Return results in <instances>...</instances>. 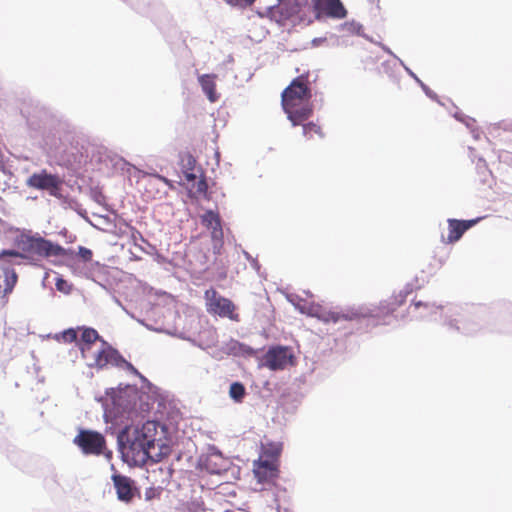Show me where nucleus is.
Returning <instances> with one entry per match:
<instances>
[{
  "label": "nucleus",
  "instance_id": "obj_1",
  "mask_svg": "<svg viewBox=\"0 0 512 512\" xmlns=\"http://www.w3.org/2000/svg\"><path fill=\"white\" fill-rule=\"evenodd\" d=\"M347 10L341 0H279L268 9V15L278 23L295 18L311 24L322 18L344 19Z\"/></svg>",
  "mask_w": 512,
  "mask_h": 512
},
{
  "label": "nucleus",
  "instance_id": "obj_2",
  "mask_svg": "<svg viewBox=\"0 0 512 512\" xmlns=\"http://www.w3.org/2000/svg\"><path fill=\"white\" fill-rule=\"evenodd\" d=\"M157 433L158 425L155 421H147L141 427H125L118 436L124 460L135 466H143L150 459L156 461L159 455L153 454V450Z\"/></svg>",
  "mask_w": 512,
  "mask_h": 512
},
{
  "label": "nucleus",
  "instance_id": "obj_3",
  "mask_svg": "<svg viewBox=\"0 0 512 512\" xmlns=\"http://www.w3.org/2000/svg\"><path fill=\"white\" fill-rule=\"evenodd\" d=\"M310 98L311 90L307 74L293 79L282 92V107L293 126L302 124L311 116Z\"/></svg>",
  "mask_w": 512,
  "mask_h": 512
},
{
  "label": "nucleus",
  "instance_id": "obj_4",
  "mask_svg": "<svg viewBox=\"0 0 512 512\" xmlns=\"http://www.w3.org/2000/svg\"><path fill=\"white\" fill-rule=\"evenodd\" d=\"M20 253L24 254L26 258L31 257H58L68 256L70 251L66 250L59 244H55L50 240L41 237L39 234H31V232H23L19 234L15 240Z\"/></svg>",
  "mask_w": 512,
  "mask_h": 512
},
{
  "label": "nucleus",
  "instance_id": "obj_5",
  "mask_svg": "<svg viewBox=\"0 0 512 512\" xmlns=\"http://www.w3.org/2000/svg\"><path fill=\"white\" fill-rule=\"evenodd\" d=\"M84 350L85 353L81 354V356L86 361V365L89 368L100 370L111 365L127 369L134 374H139L137 369L130 362L125 360L120 353L105 340L100 341L98 345L93 346L90 350Z\"/></svg>",
  "mask_w": 512,
  "mask_h": 512
},
{
  "label": "nucleus",
  "instance_id": "obj_6",
  "mask_svg": "<svg viewBox=\"0 0 512 512\" xmlns=\"http://www.w3.org/2000/svg\"><path fill=\"white\" fill-rule=\"evenodd\" d=\"M204 298L206 309L210 314L234 321L239 320V315L235 312L236 306L234 303L230 299L221 296L214 288L206 290Z\"/></svg>",
  "mask_w": 512,
  "mask_h": 512
},
{
  "label": "nucleus",
  "instance_id": "obj_7",
  "mask_svg": "<svg viewBox=\"0 0 512 512\" xmlns=\"http://www.w3.org/2000/svg\"><path fill=\"white\" fill-rule=\"evenodd\" d=\"M26 185L36 190L46 191L50 196L59 198L63 180L59 175L51 174L46 169H42L29 176Z\"/></svg>",
  "mask_w": 512,
  "mask_h": 512
},
{
  "label": "nucleus",
  "instance_id": "obj_8",
  "mask_svg": "<svg viewBox=\"0 0 512 512\" xmlns=\"http://www.w3.org/2000/svg\"><path fill=\"white\" fill-rule=\"evenodd\" d=\"M73 443L86 455H101L106 449L104 435L94 430L81 429Z\"/></svg>",
  "mask_w": 512,
  "mask_h": 512
},
{
  "label": "nucleus",
  "instance_id": "obj_9",
  "mask_svg": "<svg viewBox=\"0 0 512 512\" xmlns=\"http://www.w3.org/2000/svg\"><path fill=\"white\" fill-rule=\"evenodd\" d=\"M253 473L259 483L272 484L279 476V463L258 459L253 463Z\"/></svg>",
  "mask_w": 512,
  "mask_h": 512
},
{
  "label": "nucleus",
  "instance_id": "obj_10",
  "mask_svg": "<svg viewBox=\"0 0 512 512\" xmlns=\"http://www.w3.org/2000/svg\"><path fill=\"white\" fill-rule=\"evenodd\" d=\"M292 354L286 347H274L267 351L264 356V364L270 370H282L292 362Z\"/></svg>",
  "mask_w": 512,
  "mask_h": 512
},
{
  "label": "nucleus",
  "instance_id": "obj_11",
  "mask_svg": "<svg viewBox=\"0 0 512 512\" xmlns=\"http://www.w3.org/2000/svg\"><path fill=\"white\" fill-rule=\"evenodd\" d=\"M480 218L472 219V220H457V219H448V235L445 238L442 236V242L445 244H452L460 240L463 234L472 228Z\"/></svg>",
  "mask_w": 512,
  "mask_h": 512
},
{
  "label": "nucleus",
  "instance_id": "obj_12",
  "mask_svg": "<svg viewBox=\"0 0 512 512\" xmlns=\"http://www.w3.org/2000/svg\"><path fill=\"white\" fill-rule=\"evenodd\" d=\"M118 499L124 502H130L134 497L135 488L132 480L124 475L112 476Z\"/></svg>",
  "mask_w": 512,
  "mask_h": 512
},
{
  "label": "nucleus",
  "instance_id": "obj_13",
  "mask_svg": "<svg viewBox=\"0 0 512 512\" xmlns=\"http://www.w3.org/2000/svg\"><path fill=\"white\" fill-rule=\"evenodd\" d=\"M78 331H81L80 339L77 341L81 354L85 353L84 349L90 350L93 346L98 345L100 341H104L94 328L78 327Z\"/></svg>",
  "mask_w": 512,
  "mask_h": 512
},
{
  "label": "nucleus",
  "instance_id": "obj_14",
  "mask_svg": "<svg viewBox=\"0 0 512 512\" xmlns=\"http://www.w3.org/2000/svg\"><path fill=\"white\" fill-rule=\"evenodd\" d=\"M216 74H203L198 77L199 84L211 103H215L219 99L216 91Z\"/></svg>",
  "mask_w": 512,
  "mask_h": 512
},
{
  "label": "nucleus",
  "instance_id": "obj_15",
  "mask_svg": "<svg viewBox=\"0 0 512 512\" xmlns=\"http://www.w3.org/2000/svg\"><path fill=\"white\" fill-rule=\"evenodd\" d=\"M24 257L25 255L20 251L3 250L0 252V269L3 273L15 272L13 266L20 265V262H17L16 259H23Z\"/></svg>",
  "mask_w": 512,
  "mask_h": 512
},
{
  "label": "nucleus",
  "instance_id": "obj_16",
  "mask_svg": "<svg viewBox=\"0 0 512 512\" xmlns=\"http://www.w3.org/2000/svg\"><path fill=\"white\" fill-rule=\"evenodd\" d=\"M201 222L205 227L211 229V233L214 238L222 236L221 219L218 213L212 210L206 211L201 216Z\"/></svg>",
  "mask_w": 512,
  "mask_h": 512
},
{
  "label": "nucleus",
  "instance_id": "obj_17",
  "mask_svg": "<svg viewBox=\"0 0 512 512\" xmlns=\"http://www.w3.org/2000/svg\"><path fill=\"white\" fill-rule=\"evenodd\" d=\"M311 315L317 317L318 319H320L321 321H323L325 323H329V322L336 323V322H339L342 320H351L352 319L348 314H343V313H340L337 311L326 310L321 307L314 308Z\"/></svg>",
  "mask_w": 512,
  "mask_h": 512
},
{
  "label": "nucleus",
  "instance_id": "obj_18",
  "mask_svg": "<svg viewBox=\"0 0 512 512\" xmlns=\"http://www.w3.org/2000/svg\"><path fill=\"white\" fill-rule=\"evenodd\" d=\"M282 451V445L280 443L269 442L262 444L261 453L259 455L260 460H267L271 462L279 463V457Z\"/></svg>",
  "mask_w": 512,
  "mask_h": 512
},
{
  "label": "nucleus",
  "instance_id": "obj_19",
  "mask_svg": "<svg viewBox=\"0 0 512 512\" xmlns=\"http://www.w3.org/2000/svg\"><path fill=\"white\" fill-rule=\"evenodd\" d=\"M408 292L400 291L397 294L392 295L388 300L385 301L388 312L395 311L398 307L402 306L406 302Z\"/></svg>",
  "mask_w": 512,
  "mask_h": 512
},
{
  "label": "nucleus",
  "instance_id": "obj_20",
  "mask_svg": "<svg viewBox=\"0 0 512 512\" xmlns=\"http://www.w3.org/2000/svg\"><path fill=\"white\" fill-rule=\"evenodd\" d=\"M77 334H78V328L77 329H74V328H69V329H66L60 333H57L53 336V338L57 341V342H63V343H73V342H76L77 343Z\"/></svg>",
  "mask_w": 512,
  "mask_h": 512
},
{
  "label": "nucleus",
  "instance_id": "obj_21",
  "mask_svg": "<svg viewBox=\"0 0 512 512\" xmlns=\"http://www.w3.org/2000/svg\"><path fill=\"white\" fill-rule=\"evenodd\" d=\"M246 394L245 387L240 382H234L230 385L229 395L236 402H242Z\"/></svg>",
  "mask_w": 512,
  "mask_h": 512
},
{
  "label": "nucleus",
  "instance_id": "obj_22",
  "mask_svg": "<svg viewBox=\"0 0 512 512\" xmlns=\"http://www.w3.org/2000/svg\"><path fill=\"white\" fill-rule=\"evenodd\" d=\"M303 134L308 139L313 138L314 135H318L320 138L324 137L321 127L313 122L303 124Z\"/></svg>",
  "mask_w": 512,
  "mask_h": 512
},
{
  "label": "nucleus",
  "instance_id": "obj_23",
  "mask_svg": "<svg viewBox=\"0 0 512 512\" xmlns=\"http://www.w3.org/2000/svg\"><path fill=\"white\" fill-rule=\"evenodd\" d=\"M4 276V295H8L13 291L18 281V275L16 272H9L4 273Z\"/></svg>",
  "mask_w": 512,
  "mask_h": 512
},
{
  "label": "nucleus",
  "instance_id": "obj_24",
  "mask_svg": "<svg viewBox=\"0 0 512 512\" xmlns=\"http://www.w3.org/2000/svg\"><path fill=\"white\" fill-rule=\"evenodd\" d=\"M78 256L80 257V259L84 262H90L92 260V257H93V253L90 249L86 248V247H83V246H80L78 248Z\"/></svg>",
  "mask_w": 512,
  "mask_h": 512
},
{
  "label": "nucleus",
  "instance_id": "obj_25",
  "mask_svg": "<svg viewBox=\"0 0 512 512\" xmlns=\"http://www.w3.org/2000/svg\"><path fill=\"white\" fill-rule=\"evenodd\" d=\"M207 190H208V184H207L206 180L204 178L200 179L196 184V192L199 194H206Z\"/></svg>",
  "mask_w": 512,
  "mask_h": 512
},
{
  "label": "nucleus",
  "instance_id": "obj_26",
  "mask_svg": "<svg viewBox=\"0 0 512 512\" xmlns=\"http://www.w3.org/2000/svg\"><path fill=\"white\" fill-rule=\"evenodd\" d=\"M159 495H160V490L156 489L154 487H151L145 491L146 500H151L155 497H158Z\"/></svg>",
  "mask_w": 512,
  "mask_h": 512
},
{
  "label": "nucleus",
  "instance_id": "obj_27",
  "mask_svg": "<svg viewBox=\"0 0 512 512\" xmlns=\"http://www.w3.org/2000/svg\"><path fill=\"white\" fill-rule=\"evenodd\" d=\"M229 4L238 5L242 0H225ZM245 3L252 4L255 0H243Z\"/></svg>",
  "mask_w": 512,
  "mask_h": 512
},
{
  "label": "nucleus",
  "instance_id": "obj_28",
  "mask_svg": "<svg viewBox=\"0 0 512 512\" xmlns=\"http://www.w3.org/2000/svg\"><path fill=\"white\" fill-rule=\"evenodd\" d=\"M159 180L163 181L165 184L171 186V183H170V180H168L167 178L163 177V176H160V175H157L156 176Z\"/></svg>",
  "mask_w": 512,
  "mask_h": 512
},
{
  "label": "nucleus",
  "instance_id": "obj_29",
  "mask_svg": "<svg viewBox=\"0 0 512 512\" xmlns=\"http://www.w3.org/2000/svg\"><path fill=\"white\" fill-rule=\"evenodd\" d=\"M62 283H65V281H64V280H60V281H58V282H57V284H56V285H57V288H58L59 290H62V287H61V284H62Z\"/></svg>",
  "mask_w": 512,
  "mask_h": 512
},
{
  "label": "nucleus",
  "instance_id": "obj_30",
  "mask_svg": "<svg viewBox=\"0 0 512 512\" xmlns=\"http://www.w3.org/2000/svg\"><path fill=\"white\" fill-rule=\"evenodd\" d=\"M414 305L416 308H418V307L422 306L423 304L419 301V302H415ZM424 305L427 306V304H424Z\"/></svg>",
  "mask_w": 512,
  "mask_h": 512
},
{
  "label": "nucleus",
  "instance_id": "obj_31",
  "mask_svg": "<svg viewBox=\"0 0 512 512\" xmlns=\"http://www.w3.org/2000/svg\"><path fill=\"white\" fill-rule=\"evenodd\" d=\"M195 178V175H188V179H194Z\"/></svg>",
  "mask_w": 512,
  "mask_h": 512
}]
</instances>
